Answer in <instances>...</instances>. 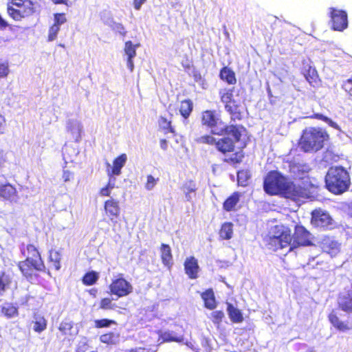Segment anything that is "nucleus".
Masks as SVG:
<instances>
[{
  "instance_id": "11",
  "label": "nucleus",
  "mask_w": 352,
  "mask_h": 352,
  "mask_svg": "<svg viewBox=\"0 0 352 352\" xmlns=\"http://www.w3.org/2000/svg\"><path fill=\"white\" fill-rule=\"evenodd\" d=\"M0 197L12 202H16L19 199L16 188L3 177H0Z\"/></svg>"
},
{
  "instance_id": "41",
  "label": "nucleus",
  "mask_w": 352,
  "mask_h": 352,
  "mask_svg": "<svg viewBox=\"0 0 352 352\" xmlns=\"http://www.w3.org/2000/svg\"><path fill=\"white\" fill-rule=\"evenodd\" d=\"M250 177V174L248 170H240L237 173L238 183L242 186H245L247 185L248 180Z\"/></svg>"
},
{
  "instance_id": "29",
  "label": "nucleus",
  "mask_w": 352,
  "mask_h": 352,
  "mask_svg": "<svg viewBox=\"0 0 352 352\" xmlns=\"http://www.w3.org/2000/svg\"><path fill=\"white\" fill-rule=\"evenodd\" d=\"M34 326L33 329L37 333H41L45 330L47 327V321L45 318L41 315H35L32 322Z\"/></svg>"
},
{
  "instance_id": "47",
  "label": "nucleus",
  "mask_w": 352,
  "mask_h": 352,
  "mask_svg": "<svg viewBox=\"0 0 352 352\" xmlns=\"http://www.w3.org/2000/svg\"><path fill=\"white\" fill-rule=\"evenodd\" d=\"M159 124L163 129L167 130L170 132H173V129L170 125V122L168 121L165 118L161 117L159 120Z\"/></svg>"
},
{
  "instance_id": "23",
  "label": "nucleus",
  "mask_w": 352,
  "mask_h": 352,
  "mask_svg": "<svg viewBox=\"0 0 352 352\" xmlns=\"http://www.w3.org/2000/svg\"><path fill=\"white\" fill-rule=\"evenodd\" d=\"M201 298L204 301L205 307L209 309L216 307V300L214 292L212 289H208L201 294Z\"/></svg>"
},
{
  "instance_id": "13",
  "label": "nucleus",
  "mask_w": 352,
  "mask_h": 352,
  "mask_svg": "<svg viewBox=\"0 0 352 352\" xmlns=\"http://www.w3.org/2000/svg\"><path fill=\"white\" fill-rule=\"evenodd\" d=\"M296 243L299 245L307 246L311 245V234L303 227L296 228L294 241L292 243V249L296 248Z\"/></svg>"
},
{
  "instance_id": "42",
  "label": "nucleus",
  "mask_w": 352,
  "mask_h": 352,
  "mask_svg": "<svg viewBox=\"0 0 352 352\" xmlns=\"http://www.w3.org/2000/svg\"><path fill=\"white\" fill-rule=\"evenodd\" d=\"M225 109L228 112H229L232 115V119L233 117H234V118L239 117V107L235 100L232 101V103H228L226 104Z\"/></svg>"
},
{
  "instance_id": "2",
  "label": "nucleus",
  "mask_w": 352,
  "mask_h": 352,
  "mask_svg": "<svg viewBox=\"0 0 352 352\" xmlns=\"http://www.w3.org/2000/svg\"><path fill=\"white\" fill-rule=\"evenodd\" d=\"M327 188L335 195H341L347 191L351 185L349 172L342 166H332L325 176Z\"/></svg>"
},
{
  "instance_id": "45",
  "label": "nucleus",
  "mask_w": 352,
  "mask_h": 352,
  "mask_svg": "<svg viewBox=\"0 0 352 352\" xmlns=\"http://www.w3.org/2000/svg\"><path fill=\"white\" fill-rule=\"evenodd\" d=\"M60 30V28L56 26V25H52L50 30L48 33V41H52L55 40L57 37V34Z\"/></svg>"
},
{
  "instance_id": "19",
  "label": "nucleus",
  "mask_w": 352,
  "mask_h": 352,
  "mask_svg": "<svg viewBox=\"0 0 352 352\" xmlns=\"http://www.w3.org/2000/svg\"><path fill=\"white\" fill-rule=\"evenodd\" d=\"M328 318L331 324L338 331L344 332L351 329L349 322L340 320L334 311L331 312Z\"/></svg>"
},
{
  "instance_id": "57",
  "label": "nucleus",
  "mask_w": 352,
  "mask_h": 352,
  "mask_svg": "<svg viewBox=\"0 0 352 352\" xmlns=\"http://www.w3.org/2000/svg\"><path fill=\"white\" fill-rule=\"evenodd\" d=\"M107 175L109 177V182L116 184V178L115 176H116V175L115 174H111V173L110 171V168H107Z\"/></svg>"
},
{
  "instance_id": "31",
  "label": "nucleus",
  "mask_w": 352,
  "mask_h": 352,
  "mask_svg": "<svg viewBox=\"0 0 352 352\" xmlns=\"http://www.w3.org/2000/svg\"><path fill=\"white\" fill-rule=\"evenodd\" d=\"M233 224L232 223H224L219 231V236L222 239L228 240L232 237Z\"/></svg>"
},
{
  "instance_id": "37",
  "label": "nucleus",
  "mask_w": 352,
  "mask_h": 352,
  "mask_svg": "<svg viewBox=\"0 0 352 352\" xmlns=\"http://www.w3.org/2000/svg\"><path fill=\"white\" fill-rule=\"evenodd\" d=\"M221 100L226 104L232 103L234 100L232 99V89H224L219 91Z\"/></svg>"
},
{
  "instance_id": "27",
  "label": "nucleus",
  "mask_w": 352,
  "mask_h": 352,
  "mask_svg": "<svg viewBox=\"0 0 352 352\" xmlns=\"http://www.w3.org/2000/svg\"><path fill=\"white\" fill-rule=\"evenodd\" d=\"M1 314L8 318L18 316V309L10 302H5L1 305Z\"/></svg>"
},
{
  "instance_id": "58",
  "label": "nucleus",
  "mask_w": 352,
  "mask_h": 352,
  "mask_svg": "<svg viewBox=\"0 0 352 352\" xmlns=\"http://www.w3.org/2000/svg\"><path fill=\"white\" fill-rule=\"evenodd\" d=\"M111 190L106 186L105 187L101 188L100 190V195L101 196H109Z\"/></svg>"
},
{
  "instance_id": "56",
  "label": "nucleus",
  "mask_w": 352,
  "mask_h": 352,
  "mask_svg": "<svg viewBox=\"0 0 352 352\" xmlns=\"http://www.w3.org/2000/svg\"><path fill=\"white\" fill-rule=\"evenodd\" d=\"M72 177V173L69 170H64L63 173V179L64 182H69Z\"/></svg>"
},
{
  "instance_id": "38",
  "label": "nucleus",
  "mask_w": 352,
  "mask_h": 352,
  "mask_svg": "<svg viewBox=\"0 0 352 352\" xmlns=\"http://www.w3.org/2000/svg\"><path fill=\"white\" fill-rule=\"evenodd\" d=\"M60 260L61 256L58 251H50V261L52 263H53L54 267L56 270H59L60 269Z\"/></svg>"
},
{
  "instance_id": "55",
  "label": "nucleus",
  "mask_w": 352,
  "mask_h": 352,
  "mask_svg": "<svg viewBox=\"0 0 352 352\" xmlns=\"http://www.w3.org/2000/svg\"><path fill=\"white\" fill-rule=\"evenodd\" d=\"M146 0H134L133 1V6L135 10H140L142 4L146 2Z\"/></svg>"
},
{
  "instance_id": "54",
  "label": "nucleus",
  "mask_w": 352,
  "mask_h": 352,
  "mask_svg": "<svg viewBox=\"0 0 352 352\" xmlns=\"http://www.w3.org/2000/svg\"><path fill=\"white\" fill-rule=\"evenodd\" d=\"M87 349V344L85 342H81L78 345L76 352H85Z\"/></svg>"
},
{
  "instance_id": "5",
  "label": "nucleus",
  "mask_w": 352,
  "mask_h": 352,
  "mask_svg": "<svg viewBox=\"0 0 352 352\" xmlns=\"http://www.w3.org/2000/svg\"><path fill=\"white\" fill-rule=\"evenodd\" d=\"M283 228V226H276L274 228L275 234L270 232L269 245L274 251L286 248H289V251L292 250L291 235Z\"/></svg>"
},
{
  "instance_id": "39",
  "label": "nucleus",
  "mask_w": 352,
  "mask_h": 352,
  "mask_svg": "<svg viewBox=\"0 0 352 352\" xmlns=\"http://www.w3.org/2000/svg\"><path fill=\"white\" fill-rule=\"evenodd\" d=\"M98 279V274L95 272H91L87 273L84 276V277L82 278V282L86 285H92L97 281Z\"/></svg>"
},
{
  "instance_id": "3",
  "label": "nucleus",
  "mask_w": 352,
  "mask_h": 352,
  "mask_svg": "<svg viewBox=\"0 0 352 352\" xmlns=\"http://www.w3.org/2000/svg\"><path fill=\"white\" fill-rule=\"evenodd\" d=\"M329 138L325 130L321 128L309 127L303 131L299 146L305 152H316L324 146Z\"/></svg>"
},
{
  "instance_id": "49",
  "label": "nucleus",
  "mask_w": 352,
  "mask_h": 352,
  "mask_svg": "<svg viewBox=\"0 0 352 352\" xmlns=\"http://www.w3.org/2000/svg\"><path fill=\"white\" fill-rule=\"evenodd\" d=\"M9 65L8 62L0 63V78H5L9 74Z\"/></svg>"
},
{
  "instance_id": "17",
  "label": "nucleus",
  "mask_w": 352,
  "mask_h": 352,
  "mask_svg": "<svg viewBox=\"0 0 352 352\" xmlns=\"http://www.w3.org/2000/svg\"><path fill=\"white\" fill-rule=\"evenodd\" d=\"M126 160L127 156L123 153L113 160L112 166L109 162H107V167L110 168L111 174L120 175L121 174V169L125 165Z\"/></svg>"
},
{
  "instance_id": "14",
  "label": "nucleus",
  "mask_w": 352,
  "mask_h": 352,
  "mask_svg": "<svg viewBox=\"0 0 352 352\" xmlns=\"http://www.w3.org/2000/svg\"><path fill=\"white\" fill-rule=\"evenodd\" d=\"M338 303L343 311L352 313V286L340 294Z\"/></svg>"
},
{
  "instance_id": "26",
  "label": "nucleus",
  "mask_w": 352,
  "mask_h": 352,
  "mask_svg": "<svg viewBox=\"0 0 352 352\" xmlns=\"http://www.w3.org/2000/svg\"><path fill=\"white\" fill-rule=\"evenodd\" d=\"M161 258L164 265L170 267L173 264L171 250L169 245L162 244L161 246Z\"/></svg>"
},
{
  "instance_id": "60",
  "label": "nucleus",
  "mask_w": 352,
  "mask_h": 352,
  "mask_svg": "<svg viewBox=\"0 0 352 352\" xmlns=\"http://www.w3.org/2000/svg\"><path fill=\"white\" fill-rule=\"evenodd\" d=\"M126 66L128 69L132 72L134 69V64L133 61V58H127L126 60Z\"/></svg>"
},
{
  "instance_id": "16",
  "label": "nucleus",
  "mask_w": 352,
  "mask_h": 352,
  "mask_svg": "<svg viewBox=\"0 0 352 352\" xmlns=\"http://www.w3.org/2000/svg\"><path fill=\"white\" fill-rule=\"evenodd\" d=\"M66 128L67 132L72 134L73 139L78 142L82 128L80 122L76 119H69L67 122Z\"/></svg>"
},
{
  "instance_id": "32",
  "label": "nucleus",
  "mask_w": 352,
  "mask_h": 352,
  "mask_svg": "<svg viewBox=\"0 0 352 352\" xmlns=\"http://www.w3.org/2000/svg\"><path fill=\"white\" fill-rule=\"evenodd\" d=\"M58 329L65 336H73L76 334L73 330L72 322L65 320H63L59 325Z\"/></svg>"
},
{
  "instance_id": "59",
  "label": "nucleus",
  "mask_w": 352,
  "mask_h": 352,
  "mask_svg": "<svg viewBox=\"0 0 352 352\" xmlns=\"http://www.w3.org/2000/svg\"><path fill=\"white\" fill-rule=\"evenodd\" d=\"M5 118L0 114V133H3L5 129Z\"/></svg>"
},
{
  "instance_id": "4",
  "label": "nucleus",
  "mask_w": 352,
  "mask_h": 352,
  "mask_svg": "<svg viewBox=\"0 0 352 352\" xmlns=\"http://www.w3.org/2000/svg\"><path fill=\"white\" fill-rule=\"evenodd\" d=\"M7 10L13 19L20 21L36 11V2L32 0H10Z\"/></svg>"
},
{
  "instance_id": "64",
  "label": "nucleus",
  "mask_w": 352,
  "mask_h": 352,
  "mask_svg": "<svg viewBox=\"0 0 352 352\" xmlns=\"http://www.w3.org/2000/svg\"><path fill=\"white\" fill-rule=\"evenodd\" d=\"M107 186L111 190H112L115 187H116V184L115 183H109L108 182Z\"/></svg>"
},
{
  "instance_id": "62",
  "label": "nucleus",
  "mask_w": 352,
  "mask_h": 352,
  "mask_svg": "<svg viewBox=\"0 0 352 352\" xmlns=\"http://www.w3.org/2000/svg\"><path fill=\"white\" fill-rule=\"evenodd\" d=\"M160 147L162 149L166 151L168 148V142L166 140L163 139L160 140Z\"/></svg>"
},
{
  "instance_id": "8",
  "label": "nucleus",
  "mask_w": 352,
  "mask_h": 352,
  "mask_svg": "<svg viewBox=\"0 0 352 352\" xmlns=\"http://www.w3.org/2000/svg\"><path fill=\"white\" fill-rule=\"evenodd\" d=\"M330 17L334 30L342 31L347 28V14L345 11L331 8Z\"/></svg>"
},
{
  "instance_id": "10",
  "label": "nucleus",
  "mask_w": 352,
  "mask_h": 352,
  "mask_svg": "<svg viewBox=\"0 0 352 352\" xmlns=\"http://www.w3.org/2000/svg\"><path fill=\"white\" fill-rule=\"evenodd\" d=\"M201 122L203 125L211 129L212 134L215 129L221 128L223 124L219 115L215 111L210 110H206L202 113Z\"/></svg>"
},
{
  "instance_id": "1",
  "label": "nucleus",
  "mask_w": 352,
  "mask_h": 352,
  "mask_svg": "<svg viewBox=\"0 0 352 352\" xmlns=\"http://www.w3.org/2000/svg\"><path fill=\"white\" fill-rule=\"evenodd\" d=\"M263 188L266 193L280 195L294 201L309 197L310 190L300 184H294L290 179L276 170L270 171L265 177Z\"/></svg>"
},
{
  "instance_id": "63",
  "label": "nucleus",
  "mask_w": 352,
  "mask_h": 352,
  "mask_svg": "<svg viewBox=\"0 0 352 352\" xmlns=\"http://www.w3.org/2000/svg\"><path fill=\"white\" fill-rule=\"evenodd\" d=\"M55 4H66L67 0H52Z\"/></svg>"
},
{
  "instance_id": "40",
  "label": "nucleus",
  "mask_w": 352,
  "mask_h": 352,
  "mask_svg": "<svg viewBox=\"0 0 352 352\" xmlns=\"http://www.w3.org/2000/svg\"><path fill=\"white\" fill-rule=\"evenodd\" d=\"M11 278L3 274L0 278V295L9 288Z\"/></svg>"
},
{
  "instance_id": "15",
  "label": "nucleus",
  "mask_w": 352,
  "mask_h": 352,
  "mask_svg": "<svg viewBox=\"0 0 352 352\" xmlns=\"http://www.w3.org/2000/svg\"><path fill=\"white\" fill-rule=\"evenodd\" d=\"M340 243L331 237H325L321 241V248L331 256H336L340 251Z\"/></svg>"
},
{
  "instance_id": "6",
  "label": "nucleus",
  "mask_w": 352,
  "mask_h": 352,
  "mask_svg": "<svg viewBox=\"0 0 352 352\" xmlns=\"http://www.w3.org/2000/svg\"><path fill=\"white\" fill-rule=\"evenodd\" d=\"M19 267L23 275L28 279H32L36 271H43L45 265L42 259H34L29 257L24 261L19 262Z\"/></svg>"
},
{
  "instance_id": "22",
  "label": "nucleus",
  "mask_w": 352,
  "mask_h": 352,
  "mask_svg": "<svg viewBox=\"0 0 352 352\" xmlns=\"http://www.w3.org/2000/svg\"><path fill=\"white\" fill-rule=\"evenodd\" d=\"M227 312L230 320L234 323H241L243 321V314L241 310L232 304L227 302Z\"/></svg>"
},
{
  "instance_id": "48",
  "label": "nucleus",
  "mask_w": 352,
  "mask_h": 352,
  "mask_svg": "<svg viewBox=\"0 0 352 352\" xmlns=\"http://www.w3.org/2000/svg\"><path fill=\"white\" fill-rule=\"evenodd\" d=\"M67 19L65 16V14L63 13H57L54 14V23L53 25H56V26L59 27L66 22Z\"/></svg>"
},
{
  "instance_id": "35",
  "label": "nucleus",
  "mask_w": 352,
  "mask_h": 352,
  "mask_svg": "<svg viewBox=\"0 0 352 352\" xmlns=\"http://www.w3.org/2000/svg\"><path fill=\"white\" fill-rule=\"evenodd\" d=\"M138 47L139 44L133 45L130 41L125 43L124 52L127 58H133L136 56V50Z\"/></svg>"
},
{
  "instance_id": "53",
  "label": "nucleus",
  "mask_w": 352,
  "mask_h": 352,
  "mask_svg": "<svg viewBox=\"0 0 352 352\" xmlns=\"http://www.w3.org/2000/svg\"><path fill=\"white\" fill-rule=\"evenodd\" d=\"M322 120L327 123L329 126L334 129H338V125L333 121H332L330 118L322 116Z\"/></svg>"
},
{
  "instance_id": "25",
  "label": "nucleus",
  "mask_w": 352,
  "mask_h": 352,
  "mask_svg": "<svg viewBox=\"0 0 352 352\" xmlns=\"http://www.w3.org/2000/svg\"><path fill=\"white\" fill-rule=\"evenodd\" d=\"M160 337L163 342H182L184 340L182 335H179L173 331H165L162 332Z\"/></svg>"
},
{
  "instance_id": "36",
  "label": "nucleus",
  "mask_w": 352,
  "mask_h": 352,
  "mask_svg": "<svg viewBox=\"0 0 352 352\" xmlns=\"http://www.w3.org/2000/svg\"><path fill=\"white\" fill-rule=\"evenodd\" d=\"M27 254L25 253V250L23 248H21V252L24 255L27 256L26 258L29 257L34 258V259H41V256L36 248L33 245H28L26 246Z\"/></svg>"
},
{
  "instance_id": "18",
  "label": "nucleus",
  "mask_w": 352,
  "mask_h": 352,
  "mask_svg": "<svg viewBox=\"0 0 352 352\" xmlns=\"http://www.w3.org/2000/svg\"><path fill=\"white\" fill-rule=\"evenodd\" d=\"M185 271L190 278H196L199 271V265L195 257L187 258L184 263Z\"/></svg>"
},
{
  "instance_id": "20",
  "label": "nucleus",
  "mask_w": 352,
  "mask_h": 352,
  "mask_svg": "<svg viewBox=\"0 0 352 352\" xmlns=\"http://www.w3.org/2000/svg\"><path fill=\"white\" fill-rule=\"evenodd\" d=\"M104 209L111 221L119 216L120 209L118 205V201L113 199H111L105 201Z\"/></svg>"
},
{
  "instance_id": "51",
  "label": "nucleus",
  "mask_w": 352,
  "mask_h": 352,
  "mask_svg": "<svg viewBox=\"0 0 352 352\" xmlns=\"http://www.w3.org/2000/svg\"><path fill=\"white\" fill-rule=\"evenodd\" d=\"M156 183L157 180L152 175H148L146 184L145 185L146 189L148 190H152L156 185Z\"/></svg>"
},
{
  "instance_id": "33",
  "label": "nucleus",
  "mask_w": 352,
  "mask_h": 352,
  "mask_svg": "<svg viewBox=\"0 0 352 352\" xmlns=\"http://www.w3.org/2000/svg\"><path fill=\"white\" fill-rule=\"evenodd\" d=\"M192 110V103L189 100H184L181 102L179 111L181 115L184 118H187Z\"/></svg>"
},
{
  "instance_id": "24",
  "label": "nucleus",
  "mask_w": 352,
  "mask_h": 352,
  "mask_svg": "<svg viewBox=\"0 0 352 352\" xmlns=\"http://www.w3.org/2000/svg\"><path fill=\"white\" fill-rule=\"evenodd\" d=\"M196 190V184L192 181H188L183 185L182 190L185 194L186 201H190L195 197Z\"/></svg>"
},
{
  "instance_id": "12",
  "label": "nucleus",
  "mask_w": 352,
  "mask_h": 352,
  "mask_svg": "<svg viewBox=\"0 0 352 352\" xmlns=\"http://www.w3.org/2000/svg\"><path fill=\"white\" fill-rule=\"evenodd\" d=\"M332 219L325 211L316 210L312 212L311 224L315 227L327 228L331 224Z\"/></svg>"
},
{
  "instance_id": "61",
  "label": "nucleus",
  "mask_w": 352,
  "mask_h": 352,
  "mask_svg": "<svg viewBox=\"0 0 352 352\" xmlns=\"http://www.w3.org/2000/svg\"><path fill=\"white\" fill-rule=\"evenodd\" d=\"M124 352H150V351L145 348L139 347L134 349L126 351Z\"/></svg>"
},
{
  "instance_id": "28",
  "label": "nucleus",
  "mask_w": 352,
  "mask_h": 352,
  "mask_svg": "<svg viewBox=\"0 0 352 352\" xmlns=\"http://www.w3.org/2000/svg\"><path fill=\"white\" fill-rule=\"evenodd\" d=\"M241 194L238 192H234L223 203V209L226 211L234 210V208L239 201Z\"/></svg>"
},
{
  "instance_id": "34",
  "label": "nucleus",
  "mask_w": 352,
  "mask_h": 352,
  "mask_svg": "<svg viewBox=\"0 0 352 352\" xmlns=\"http://www.w3.org/2000/svg\"><path fill=\"white\" fill-rule=\"evenodd\" d=\"M119 340V336L114 333H105L100 337V342L107 344H115Z\"/></svg>"
},
{
  "instance_id": "43",
  "label": "nucleus",
  "mask_w": 352,
  "mask_h": 352,
  "mask_svg": "<svg viewBox=\"0 0 352 352\" xmlns=\"http://www.w3.org/2000/svg\"><path fill=\"white\" fill-rule=\"evenodd\" d=\"M197 143L215 145L217 140L210 135H202L196 139Z\"/></svg>"
},
{
  "instance_id": "46",
  "label": "nucleus",
  "mask_w": 352,
  "mask_h": 352,
  "mask_svg": "<svg viewBox=\"0 0 352 352\" xmlns=\"http://www.w3.org/2000/svg\"><path fill=\"white\" fill-rule=\"evenodd\" d=\"M115 321L109 319H101L95 320V326L97 328L108 327L111 324H114Z\"/></svg>"
},
{
  "instance_id": "50",
  "label": "nucleus",
  "mask_w": 352,
  "mask_h": 352,
  "mask_svg": "<svg viewBox=\"0 0 352 352\" xmlns=\"http://www.w3.org/2000/svg\"><path fill=\"white\" fill-rule=\"evenodd\" d=\"M211 315L213 322L217 324H219L224 317V313L222 311H213Z\"/></svg>"
},
{
  "instance_id": "21",
  "label": "nucleus",
  "mask_w": 352,
  "mask_h": 352,
  "mask_svg": "<svg viewBox=\"0 0 352 352\" xmlns=\"http://www.w3.org/2000/svg\"><path fill=\"white\" fill-rule=\"evenodd\" d=\"M234 142L230 138H223L217 140L215 146L218 151L223 153L234 151Z\"/></svg>"
},
{
  "instance_id": "9",
  "label": "nucleus",
  "mask_w": 352,
  "mask_h": 352,
  "mask_svg": "<svg viewBox=\"0 0 352 352\" xmlns=\"http://www.w3.org/2000/svg\"><path fill=\"white\" fill-rule=\"evenodd\" d=\"M245 131L243 126L241 125H228L226 126L223 123L221 128L215 129L213 131L214 135H221L224 133L231 135L234 142L239 141L241 134Z\"/></svg>"
},
{
  "instance_id": "44",
  "label": "nucleus",
  "mask_w": 352,
  "mask_h": 352,
  "mask_svg": "<svg viewBox=\"0 0 352 352\" xmlns=\"http://www.w3.org/2000/svg\"><path fill=\"white\" fill-rule=\"evenodd\" d=\"M115 305L112 302V299L110 298H102L100 303V308L102 309H113Z\"/></svg>"
},
{
  "instance_id": "52",
  "label": "nucleus",
  "mask_w": 352,
  "mask_h": 352,
  "mask_svg": "<svg viewBox=\"0 0 352 352\" xmlns=\"http://www.w3.org/2000/svg\"><path fill=\"white\" fill-rule=\"evenodd\" d=\"M111 28L113 30L118 32L122 35H124L126 34L125 29L121 23L113 22L111 25Z\"/></svg>"
},
{
  "instance_id": "30",
  "label": "nucleus",
  "mask_w": 352,
  "mask_h": 352,
  "mask_svg": "<svg viewBox=\"0 0 352 352\" xmlns=\"http://www.w3.org/2000/svg\"><path fill=\"white\" fill-rule=\"evenodd\" d=\"M219 76L221 79L226 81L230 85H233L236 82L235 74L234 72L227 67H223L221 70Z\"/></svg>"
},
{
  "instance_id": "7",
  "label": "nucleus",
  "mask_w": 352,
  "mask_h": 352,
  "mask_svg": "<svg viewBox=\"0 0 352 352\" xmlns=\"http://www.w3.org/2000/svg\"><path fill=\"white\" fill-rule=\"evenodd\" d=\"M110 292L118 298L126 296L133 292L131 284L123 278H118L109 285Z\"/></svg>"
}]
</instances>
